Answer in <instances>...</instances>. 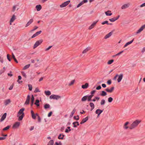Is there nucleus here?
Here are the masks:
<instances>
[{"instance_id": "f257e3e1", "label": "nucleus", "mask_w": 145, "mask_h": 145, "mask_svg": "<svg viewBox=\"0 0 145 145\" xmlns=\"http://www.w3.org/2000/svg\"><path fill=\"white\" fill-rule=\"evenodd\" d=\"M141 120H136L134 121L130 125L129 128L132 129L136 127L138 124L141 122Z\"/></svg>"}, {"instance_id": "f03ea898", "label": "nucleus", "mask_w": 145, "mask_h": 145, "mask_svg": "<svg viewBox=\"0 0 145 145\" xmlns=\"http://www.w3.org/2000/svg\"><path fill=\"white\" fill-rule=\"evenodd\" d=\"M25 109L24 108H22L19 111L17 116L18 117V120L21 121L23 119L24 116V113L23 112Z\"/></svg>"}, {"instance_id": "7ed1b4c3", "label": "nucleus", "mask_w": 145, "mask_h": 145, "mask_svg": "<svg viewBox=\"0 0 145 145\" xmlns=\"http://www.w3.org/2000/svg\"><path fill=\"white\" fill-rule=\"evenodd\" d=\"M123 77V74H117L114 77V79H116L118 78L117 81L118 82H120L121 79H122Z\"/></svg>"}, {"instance_id": "20e7f679", "label": "nucleus", "mask_w": 145, "mask_h": 145, "mask_svg": "<svg viewBox=\"0 0 145 145\" xmlns=\"http://www.w3.org/2000/svg\"><path fill=\"white\" fill-rule=\"evenodd\" d=\"M50 97L51 99H54L56 100H58L61 98V97L60 96L55 95H52L50 96Z\"/></svg>"}, {"instance_id": "39448f33", "label": "nucleus", "mask_w": 145, "mask_h": 145, "mask_svg": "<svg viewBox=\"0 0 145 145\" xmlns=\"http://www.w3.org/2000/svg\"><path fill=\"white\" fill-rule=\"evenodd\" d=\"M42 41L43 40L42 39L36 41L34 46L33 48L35 49L37 47L42 43Z\"/></svg>"}, {"instance_id": "423d86ee", "label": "nucleus", "mask_w": 145, "mask_h": 145, "mask_svg": "<svg viewBox=\"0 0 145 145\" xmlns=\"http://www.w3.org/2000/svg\"><path fill=\"white\" fill-rule=\"evenodd\" d=\"M20 125V123L19 122H15L13 125L12 128L13 129L17 128Z\"/></svg>"}, {"instance_id": "0eeeda50", "label": "nucleus", "mask_w": 145, "mask_h": 145, "mask_svg": "<svg viewBox=\"0 0 145 145\" xmlns=\"http://www.w3.org/2000/svg\"><path fill=\"white\" fill-rule=\"evenodd\" d=\"M70 2V1H66L60 5V6L61 8L65 7L69 4Z\"/></svg>"}, {"instance_id": "6e6552de", "label": "nucleus", "mask_w": 145, "mask_h": 145, "mask_svg": "<svg viewBox=\"0 0 145 145\" xmlns=\"http://www.w3.org/2000/svg\"><path fill=\"white\" fill-rule=\"evenodd\" d=\"M130 4L129 3H128L123 5L121 7V8L122 9H124L129 7L130 6Z\"/></svg>"}, {"instance_id": "1a4fd4ad", "label": "nucleus", "mask_w": 145, "mask_h": 145, "mask_svg": "<svg viewBox=\"0 0 145 145\" xmlns=\"http://www.w3.org/2000/svg\"><path fill=\"white\" fill-rule=\"evenodd\" d=\"M145 28V24L142 25L141 27L137 31L136 33L138 34L142 31L143 29Z\"/></svg>"}, {"instance_id": "9d476101", "label": "nucleus", "mask_w": 145, "mask_h": 145, "mask_svg": "<svg viewBox=\"0 0 145 145\" xmlns=\"http://www.w3.org/2000/svg\"><path fill=\"white\" fill-rule=\"evenodd\" d=\"M98 22V21H96L93 22L92 24L89 27V29H91L93 28Z\"/></svg>"}, {"instance_id": "9b49d317", "label": "nucleus", "mask_w": 145, "mask_h": 145, "mask_svg": "<svg viewBox=\"0 0 145 145\" xmlns=\"http://www.w3.org/2000/svg\"><path fill=\"white\" fill-rule=\"evenodd\" d=\"M114 89V87H111L110 89L107 88L105 89V90L108 92L111 93L112 92Z\"/></svg>"}, {"instance_id": "f8f14e48", "label": "nucleus", "mask_w": 145, "mask_h": 145, "mask_svg": "<svg viewBox=\"0 0 145 145\" xmlns=\"http://www.w3.org/2000/svg\"><path fill=\"white\" fill-rule=\"evenodd\" d=\"M30 98V96L29 95H28L27 97L25 103V104L28 105L29 104Z\"/></svg>"}, {"instance_id": "ddd939ff", "label": "nucleus", "mask_w": 145, "mask_h": 145, "mask_svg": "<svg viewBox=\"0 0 145 145\" xmlns=\"http://www.w3.org/2000/svg\"><path fill=\"white\" fill-rule=\"evenodd\" d=\"M16 16L14 15H13L12 17L10 20V25L12 24V23L16 19Z\"/></svg>"}, {"instance_id": "4468645a", "label": "nucleus", "mask_w": 145, "mask_h": 145, "mask_svg": "<svg viewBox=\"0 0 145 145\" xmlns=\"http://www.w3.org/2000/svg\"><path fill=\"white\" fill-rule=\"evenodd\" d=\"M113 32L111 31L110 32L108 33L106 35L105 37L104 38L105 39H107V38H109L110 37L112 34Z\"/></svg>"}, {"instance_id": "2eb2a0df", "label": "nucleus", "mask_w": 145, "mask_h": 145, "mask_svg": "<svg viewBox=\"0 0 145 145\" xmlns=\"http://www.w3.org/2000/svg\"><path fill=\"white\" fill-rule=\"evenodd\" d=\"M7 116V113H5L1 117V119H0V121L1 122L3 121L6 118Z\"/></svg>"}, {"instance_id": "dca6fc26", "label": "nucleus", "mask_w": 145, "mask_h": 145, "mask_svg": "<svg viewBox=\"0 0 145 145\" xmlns=\"http://www.w3.org/2000/svg\"><path fill=\"white\" fill-rule=\"evenodd\" d=\"M103 112V110H101L99 109H97L95 113L96 114H98V117Z\"/></svg>"}, {"instance_id": "f3484780", "label": "nucleus", "mask_w": 145, "mask_h": 145, "mask_svg": "<svg viewBox=\"0 0 145 145\" xmlns=\"http://www.w3.org/2000/svg\"><path fill=\"white\" fill-rule=\"evenodd\" d=\"M11 102L10 100V99H6L4 101V104L5 106H7Z\"/></svg>"}, {"instance_id": "a211bd4d", "label": "nucleus", "mask_w": 145, "mask_h": 145, "mask_svg": "<svg viewBox=\"0 0 145 145\" xmlns=\"http://www.w3.org/2000/svg\"><path fill=\"white\" fill-rule=\"evenodd\" d=\"M33 19H31L29 20L26 24V27L28 26L31 24L33 22Z\"/></svg>"}, {"instance_id": "6ab92c4d", "label": "nucleus", "mask_w": 145, "mask_h": 145, "mask_svg": "<svg viewBox=\"0 0 145 145\" xmlns=\"http://www.w3.org/2000/svg\"><path fill=\"white\" fill-rule=\"evenodd\" d=\"M133 40H134V39H133V40H132L131 41H129V42H127L125 45L123 46V48H125L128 45L131 44L132 43V42H133Z\"/></svg>"}, {"instance_id": "aec40b11", "label": "nucleus", "mask_w": 145, "mask_h": 145, "mask_svg": "<svg viewBox=\"0 0 145 145\" xmlns=\"http://www.w3.org/2000/svg\"><path fill=\"white\" fill-rule=\"evenodd\" d=\"M88 120V117H86L85 118L83 119L82 120V121L81 122H80V123L81 124H82L86 122Z\"/></svg>"}, {"instance_id": "412c9836", "label": "nucleus", "mask_w": 145, "mask_h": 145, "mask_svg": "<svg viewBox=\"0 0 145 145\" xmlns=\"http://www.w3.org/2000/svg\"><path fill=\"white\" fill-rule=\"evenodd\" d=\"M35 7L37 11H39L42 8V7L40 5H37Z\"/></svg>"}, {"instance_id": "4be33fe9", "label": "nucleus", "mask_w": 145, "mask_h": 145, "mask_svg": "<svg viewBox=\"0 0 145 145\" xmlns=\"http://www.w3.org/2000/svg\"><path fill=\"white\" fill-rule=\"evenodd\" d=\"M72 124L73 125V127H77V126H78L79 124L78 121H75L72 123Z\"/></svg>"}, {"instance_id": "5701e85b", "label": "nucleus", "mask_w": 145, "mask_h": 145, "mask_svg": "<svg viewBox=\"0 0 145 145\" xmlns=\"http://www.w3.org/2000/svg\"><path fill=\"white\" fill-rule=\"evenodd\" d=\"M111 11L110 10H108L105 12V14L106 16H111L112 14L111 13Z\"/></svg>"}, {"instance_id": "b1692460", "label": "nucleus", "mask_w": 145, "mask_h": 145, "mask_svg": "<svg viewBox=\"0 0 145 145\" xmlns=\"http://www.w3.org/2000/svg\"><path fill=\"white\" fill-rule=\"evenodd\" d=\"M88 86V84L87 83H86L85 85H82V87L83 89H85L87 88Z\"/></svg>"}, {"instance_id": "393cba45", "label": "nucleus", "mask_w": 145, "mask_h": 145, "mask_svg": "<svg viewBox=\"0 0 145 145\" xmlns=\"http://www.w3.org/2000/svg\"><path fill=\"white\" fill-rule=\"evenodd\" d=\"M90 50V47H88L86 48L82 52L83 54H85L88 51Z\"/></svg>"}, {"instance_id": "a878e982", "label": "nucleus", "mask_w": 145, "mask_h": 145, "mask_svg": "<svg viewBox=\"0 0 145 145\" xmlns=\"http://www.w3.org/2000/svg\"><path fill=\"white\" fill-rule=\"evenodd\" d=\"M65 136L63 134H60L58 137L59 139H63V137Z\"/></svg>"}, {"instance_id": "bb28decb", "label": "nucleus", "mask_w": 145, "mask_h": 145, "mask_svg": "<svg viewBox=\"0 0 145 145\" xmlns=\"http://www.w3.org/2000/svg\"><path fill=\"white\" fill-rule=\"evenodd\" d=\"M16 9H17L16 10H18V8H17V6L16 5L14 6L13 7V8H12V12H14L15 11V10H16Z\"/></svg>"}, {"instance_id": "cd10ccee", "label": "nucleus", "mask_w": 145, "mask_h": 145, "mask_svg": "<svg viewBox=\"0 0 145 145\" xmlns=\"http://www.w3.org/2000/svg\"><path fill=\"white\" fill-rule=\"evenodd\" d=\"M88 97V96L87 95L83 97L82 99V101H85L87 99Z\"/></svg>"}, {"instance_id": "c85d7f7f", "label": "nucleus", "mask_w": 145, "mask_h": 145, "mask_svg": "<svg viewBox=\"0 0 145 145\" xmlns=\"http://www.w3.org/2000/svg\"><path fill=\"white\" fill-rule=\"evenodd\" d=\"M54 143L53 140H51L49 142L47 145H53Z\"/></svg>"}, {"instance_id": "c756f323", "label": "nucleus", "mask_w": 145, "mask_h": 145, "mask_svg": "<svg viewBox=\"0 0 145 145\" xmlns=\"http://www.w3.org/2000/svg\"><path fill=\"white\" fill-rule=\"evenodd\" d=\"M50 106L48 104H46L44 106V108L45 109H46L50 108Z\"/></svg>"}, {"instance_id": "7c9ffc66", "label": "nucleus", "mask_w": 145, "mask_h": 145, "mask_svg": "<svg viewBox=\"0 0 145 145\" xmlns=\"http://www.w3.org/2000/svg\"><path fill=\"white\" fill-rule=\"evenodd\" d=\"M93 96V95H91L88 96V101H91V98Z\"/></svg>"}, {"instance_id": "2f4dec72", "label": "nucleus", "mask_w": 145, "mask_h": 145, "mask_svg": "<svg viewBox=\"0 0 145 145\" xmlns=\"http://www.w3.org/2000/svg\"><path fill=\"white\" fill-rule=\"evenodd\" d=\"M44 93L46 95H49L51 94L50 91H45Z\"/></svg>"}, {"instance_id": "473e14b6", "label": "nucleus", "mask_w": 145, "mask_h": 145, "mask_svg": "<svg viewBox=\"0 0 145 145\" xmlns=\"http://www.w3.org/2000/svg\"><path fill=\"white\" fill-rule=\"evenodd\" d=\"M107 95L106 93L104 91H102V93L101 94V95L103 96H104Z\"/></svg>"}, {"instance_id": "72a5a7b5", "label": "nucleus", "mask_w": 145, "mask_h": 145, "mask_svg": "<svg viewBox=\"0 0 145 145\" xmlns=\"http://www.w3.org/2000/svg\"><path fill=\"white\" fill-rule=\"evenodd\" d=\"M76 110L75 109H73V111L71 112V114L70 115V117H72L73 116V115L75 113V112L76 111Z\"/></svg>"}, {"instance_id": "f704fd0d", "label": "nucleus", "mask_w": 145, "mask_h": 145, "mask_svg": "<svg viewBox=\"0 0 145 145\" xmlns=\"http://www.w3.org/2000/svg\"><path fill=\"white\" fill-rule=\"evenodd\" d=\"M10 125H8L7 127H5L3 129V131H6L8 130V129H9V128L10 127Z\"/></svg>"}, {"instance_id": "c9c22d12", "label": "nucleus", "mask_w": 145, "mask_h": 145, "mask_svg": "<svg viewBox=\"0 0 145 145\" xmlns=\"http://www.w3.org/2000/svg\"><path fill=\"white\" fill-rule=\"evenodd\" d=\"M39 101L38 100H37L36 101V102L35 103V104L37 106H39Z\"/></svg>"}, {"instance_id": "e433bc0d", "label": "nucleus", "mask_w": 145, "mask_h": 145, "mask_svg": "<svg viewBox=\"0 0 145 145\" xmlns=\"http://www.w3.org/2000/svg\"><path fill=\"white\" fill-rule=\"evenodd\" d=\"M30 64H28L27 65H26L24 67L23 69L24 70H25V69H27V68H29V67H30Z\"/></svg>"}, {"instance_id": "4c0bfd02", "label": "nucleus", "mask_w": 145, "mask_h": 145, "mask_svg": "<svg viewBox=\"0 0 145 145\" xmlns=\"http://www.w3.org/2000/svg\"><path fill=\"white\" fill-rule=\"evenodd\" d=\"M12 57L14 59V60L15 61L16 63H18V61H17V59H16V58H15V56H14V55L13 54V53H12Z\"/></svg>"}, {"instance_id": "58836bf2", "label": "nucleus", "mask_w": 145, "mask_h": 145, "mask_svg": "<svg viewBox=\"0 0 145 145\" xmlns=\"http://www.w3.org/2000/svg\"><path fill=\"white\" fill-rule=\"evenodd\" d=\"M114 61L113 59H112L109 60L107 62V64L108 65H110L111 64L114 62Z\"/></svg>"}, {"instance_id": "ea45409f", "label": "nucleus", "mask_w": 145, "mask_h": 145, "mask_svg": "<svg viewBox=\"0 0 145 145\" xmlns=\"http://www.w3.org/2000/svg\"><path fill=\"white\" fill-rule=\"evenodd\" d=\"M105 101L104 99H102L101 100V102L100 103L101 105H103L105 104Z\"/></svg>"}, {"instance_id": "a19ab883", "label": "nucleus", "mask_w": 145, "mask_h": 145, "mask_svg": "<svg viewBox=\"0 0 145 145\" xmlns=\"http://www.w3.org/2000/svg\"><path fill=\"white\" fill-rule=\"evenodd\" d=\"M113 100V98L111 97H110L108 99V101L109 103L111 102Z\"/></svg>"}, {"instance_id": "79ce46f5", "label": "nucleus", "mask_w": 145, "mask_h": 145, "mask_svg": "<svg viewBox=\"0 0 145 145\" xmlns=\"http://www.w3.org/2000/svg\"><path fill=\"white\" fill-rule=\"evenodd\" d=\"M74 118L76 120H78L79 119V116L78 115H77L76 116H74Z\"/></svg>"}, {"instance_id": "37998d69", "label": "nucleus", "mask_w": 145, "mask_h": 145, "mask_svg": "<svg viewBox=\"0 0 145 145\" xmlns=\"http://www.w3.org/2000/svg\"><path fill=\"white\" fill-rule=\"evenodd\" d=\"M74 80H73L69 84V86H72L74 84Z\"/></svg>"}, {"instance_id": "c03bdc74", "label": "nucleus", "mask_w": 145, "mask_h": 145, "mask_svg": "<svg viewBox=\"0 0 145 145\" xmlns=\"http://www.w3.org/2000/svg\"><path fill=\"white\" fill-rule=\"evenodd\" d=\"M28 86L29 87V90L31 91L32 89V86L31 84H28Z\"/></svg>"}, {"instance_id": "a18cd8bd", "label": "nucleus", "mask_w": 145, "mask_h": 145, "mask_svg": "<svg viewBox=\"0 0 145 145\" xmlns=\"http://www.w3.org/2000/svg\"><path fill=\"white\" fill-rule=\"evenodd\" d=\"M84 4L83 2H81L77 6V8H78L81 5H82Z\"/></svg>"}, {"instance_id": "49530a36", "label": "nucleus", "mask_w": 145, "mask_h": 145, "mask_svg": "<svg viewBox=\"0 0 145 145\" xmlns=\"http://www.w3.org/2000/svg\"><path fill=\"white\" fill-rule=\"evenodd\" d=\"M89 105L91 107V108H94L95 107V106L94 105V104L92 103H89Z\"/></svg>"}, {"instance_id": "de8ad7c7", "label": "nucleus", "mask_w": 145, "mask_h": 145, "mask_svg": "<svg viewBox=\"0 0 145 145\" xmlns=\"http://www.w3.org/2000/svg\"><path fill=\"white\" fill-rule=\"evenodd\" d=\"M34 97L33 95H32V96H31V103L34 102Z\"/></svg>"}, {"instance_id": "09e8293b", "label": "nucleus", "mask_w": 145, "mask_h": 145, "mask_svg": "<svg viewBox=\"0 0 145 145\" xmlns=\"http://www.w3.org/2000/svg\"><path fill=\"white\" fill-rule=\"evenodd\" d=\"M101 24L103 25H104L105 24H107L108 25L109 24V23H108V22L107 21H105L102 22Z\"/></svg>"}, {"instance_id": "8fccbe9b", "label": "nucleus", "mask_w": 145, "mask_h": 145, "mask_svg": "<svg viewBox=\"0 0 145 145\" xmlns=\"http://www.w3.org/2000/svg\"><path fill=\"white\" fill-rule=\"evenodd\" d=\"M109 20L110 22H114L115 21V19L114 18H112L110 19H109Z\"/></svg>"}, {"instance_id": "3c124183", "label": "nucleus", "mask_w": 145, "mask_h": 145, "mask_svg": "<svg viewBox=\"0 0 145 145\" xmlns=\"http://www.w3.org/2000/svg\"><path fill=\"white\" fill-rule=\"evenodd\" d=\"M40 91L39 90V89L38 88H36L35 90L34 91L35 93H37V92H40Z\"/></svg>"}, {"instance_id": "603ef678", "label": "nucleus", "mask_w": 145, "mask_h": 145, "mask_svg": "<svg viewBox=\"0 0 145 145\" xmlns=\"http://www.w3.org/2000/svg\"><path fill=\"white\" fill-rule=\"evenodd\" d=\"M123 51H122L118 53L117 54H116V55H115V56H118L120 55V54H121V53H123Z\"/></svg>"}, {"instance_id": "864d4df0", "label": "nucleus", "mask_w": 145, "mask_h": 145, "mask_svg": "<svg viewBox=\"0 0 145 145\" xmlns=\"http://www.w3.org/2000/svg\"><path fill=\"white\" fill-rule=\"evenodd\" d=\"M42 32V31H39L37 32L35 34L37 36L38 35H39Z\"/></svg>"}, {"instance_id": "5fc2aeb1", "label": "nucleus", "mask_w": 145, "mask_h": 145, "mask_svg": "<svg viewBox=\"0 0 145 145\" xmlns=\"http://www.w3.org/2000/svg\"><path fill=\"white\" fill-rule=\"evenodd\" d=\"M32 115V118L34 119H35L36 118V116H35V114H34Z\"/></svg>"}, {"instance_id": "6e6d98bb", "label": "nucleus", "mask_w": 145, "mask_h": 145, "mask_svg": "<svg viewBox=\"0 0 145 145\" xmlns=\"http://www.w3.org/2000/svg\"><path fill=\"white\" fill-rule=\"evenodd\" d=\"M71 131V129H65V132L66 133H69L70 131Z\"/></svg>"}, {"instance_id": "4d7b16f0", "label": "nucleus", "mask_w": 145, "mask_h": 145, "mask_svg": "<svg viewBox=\"0 0 145 145\" xmlns=\"http://www.w3.org/2000/svg\"><path fill=\"white\" fill-rule=\"evenodd\" d=\"M52 46H50L48 48H46V49L45 50L46 51L52 48Z\"/></svg>"}, {"instance_id": "13d9d810", "label": "nucleus", "mask_w": 145, "mask_h": 145, "mask_svg": "<svg viewBox=\"0 0 145 145\" xmlns=\"http://www.w3.org/2000/svg\"><path fill=\"white\" fill-rule=\"evenodd\" d=\"M101 86H99L96 88V89L97 90H99L101 89Z\"/></svg>"}, {"instance_id": "bf43d9fd", "label": "nucleus", "mask_w": 145, "mask_h": 145, "mask_svg": "<svg viewBox=\"0 0 145 145\" xmlns=\"http://www.w3.org/2000/svg\"><path fill=\"white\" fill-rule=\"evenodd\" d=\"M7 58L8 59L9 61H10V57H9V55L8 54L7 55Z\"/></svg>"}, {"instance_id": "052dcab7", "label": "nucleus", "mask_w": 145, "mask_h": 145, "mask_svg": "<svg viewBox=\"0 0 145 145\" xmlns=\"http://www.w3.org/2000/svg\"><path fill=\"white\" fill-rule=\"evenodd\" d=\"M95 91H96L95 90H93L92 91H91V95H93V94L95 93Z\"/></svg>"}, {"instance_id": "680f3d73", "label": "nucleus", "mask_w": 145, "mask_h": 145, "mask_svg": "<svg viewBox=\"0 0 145 145\" xmlns=\"http://www.w3.org/2000/svg\"><path fill=\"white\" fill-rule=\"evenodd\" d=\"M107 83L108 85H110L111 83V81L110 80H108L107 82Z\"/></svg>"}, {"instance_id": "e2e57ef3", "label": "nucleus", "mask_w": 145, "mask_h": 145, "mask_svg": "<svg viewBox=\"0 0 145 145\" xmlns=\"http://www.w3.org/2000/svg\"><path fill=\"white\" fill-rule=\"evenodd\" d=\"M52 112H49L48 114V117H50L51 115H52Z\"/></svg>"}, {"instance_id": "0e129e2a", "label": "nucleus", "mask_w": 145, "mask_h": 145, "mask_svg": "<svg viewBox=\"0 0 145 145\" xmlns=\"http://www.w3.org/2000/svg\"><path fill=\"white\" fill-rule=\"evenodd\" d=\"M145 6V3H143L140 6V7H142Z\"/></svg>"}, {"instance_id": "69168bd1", "label": "nucleus", "mask_w": 145, "mask_h": 145, "mask_svg": "<svg viewBox=\"0 0 145 145\" xmlns=\"http://www.w3.org/2000/svg\"><path fill=\"white\" fill-rule=\"evenodd\" d=\"M6 138L4 137H0V140H4Z\"/></svg>"}, {"instance_id": "338daca9", "label": "nucleus", "mask_w": 145, "mask_h": 145, "mask_svg": "<svg viewBox=\"0 0 145 145\" xmlns=\"http://www.w3.org/2000/svg\"><path fill=\"white\" fill-rule=\"evenodd\" d=\"M102 86L103 88H105L106 87V85L105 84H102Z\"/></svg>"}, {"instance_id": "774afa93", "label": "nucleus", "mask_w": 145, "mask_h": 145, "mask_svg": "<svg viewBox=\"0 0 145 145\" xmlns=\"http://www.w3.org/2000/svg\"><path fill=\"white\" fill-rule=\"evenodd\" d=\"M145 51V47L142 49V53L144 52Z\"/></svg>"}]
</instances>
